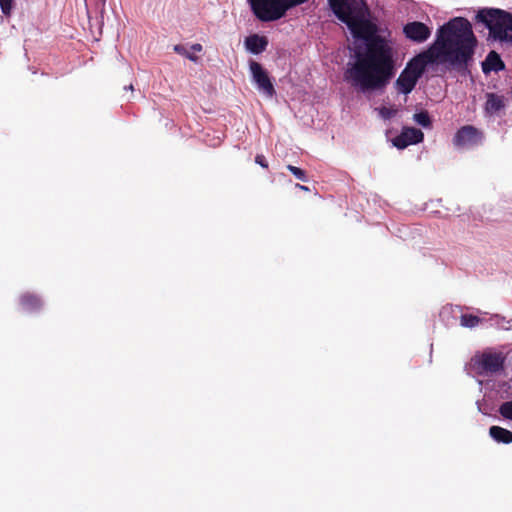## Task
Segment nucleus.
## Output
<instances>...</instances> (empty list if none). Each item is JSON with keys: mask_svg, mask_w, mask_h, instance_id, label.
Wrapping results in <instances>:
<instances>
[{"mask_svg": "<svg viewBox=\"0 0 512 512\" xmlns=\"http://www.w3.org/2000/svg\"><path fill=\"white\" fill-rule=\"evenodd\" d=\"M500 415L508 420H512V401L504 402L499 407Z\"/></svg>", "mask_w": 512, "mask_h": 512, "instance_id": "obj_18", "label": "nucleus"}, {"mask_svg": "<svg viewBox=\"0 0 512 512\" xmlns=\"http://www.w3.org/2000/svg\"><path fill=\"white\" fill-rule=\"evenodd\" d=\"M378 111L383 119H390L397 113V109L392 107H381Z\"/></svg>", "mask_w": 512, "mask_h": 512, "instance_id": "obj_21", "label": "nucleus"}, {"mask_svg": "<svg viewBox=\"0 0 512 512\" xmlns=\"http://www.w3.org/2000/svg\"><path fill=\"white\" fill-rule=\"evenodd\" d=\"M505 107L504 97L494 94L488 93L486 96V104L485 110L488 114L494 115L497 114Z\"/></svg>", "mask_w": 512, "mask_h": 512, "instance_id": "obj_12", "label": "nucleus"}, {"mask_svg": "<svg viewBox=\"0 0 512 512\" xmlns=\"http://www.w3.org/2000/svg\"><path fill=\"white\" fill-rule=\"evenodd\" d=\"M255 162L257 164H259L263 168H267L268 167V163H267V161H266V159H265V157L263 155H257L255 157Z\"/></svg>", "mask_w": 512, "mask_h": 512, "instance_id": "obj_22", "label": "nucleus"}, {"mask_svg": "<svg viewBox=\"0 0 512 512\" xmlns=\"http://www.w3.org/2000/svg\"><path fill=\"white\" fill-rule=\"evenodd\" d=\"M481 141V133L472 126L462 127L454 137V144L459 147L473 146Z\"/></svg>", "mask_w": 512, "mask_h": 512, "instance_id": "obj_9", "label": "nucleus"}, {"mask_svg": "<svg viewBox=\"0 0 512 512\" xmlns=\"http://www.w3.org/2000/svg\"><path fill=\"white\" fill-rule=\"evenodd\" d=\"M287 169H288V170H289V171H290V172H291V173H292V174H293L297 179H299V180H301V181H304V182H305V181H307L306 173H305L302 169H300V168H298V167H296V166H293V165H288V166H287Z\"/></svg>", "mask_w": 512, "mask_h": 512, "instance_id": "obj_20", "label": "nucleus"}, {"mask_svg": "<svg viewBox=\"0 0 512 512\" xmlns=\"http://www.w3.org/2000/svg\"><path fill=\"white\" fill-rule=\"evenodd\" d=\"M423 139L424 134L421 130L414 127H404L401 133L392 140V143L398 149H404L409 145L422 142Z\"/></svg>", "mask_w": 512, "mask_h": 512, "instance_id": "obj_8", "label": "nucleus"}, {"mask_svg": "<svg viewBox=\"0 0 512 512\" xmlns=\"http://www.w3.org/2000/svg\"><path fill=\"white\" fill-rule=\"evenodd\" d=\"M489 435L497 443H512V432L500 426H491L489 429Z\"/></svg>", "mask_w": 512, "mask_h": 512, "instance_id": "obj_13", "label": "nucleus"}, {"mask_svg": "<svg viewBox=\"0 0 512 512\" xmlns=\"http://www.w3.org/2000/svg\"><path fill=\"white\" fill-rule=\"evenodd\" d=\"M202 49V45L198 43L193 44L189 49L180 44L174 46V51L177 54H180L193 62L198 61V57L195 55V53L201 52Z\"/></svg>", "mask_w": 512, "mask_h": 512, "instance_id": "obj_14", "label": "nucleus"}, {"mask_svg": "<svg viewBox=\"0 0 512 512\" xmlns=\"http://www.w3.org/2000/svg\"><path fill=\"white\" fill-rule=\"evenodd\" d=\"M308 0H248L255 17L262 22H273L284 17L288 10Z\"/></svg>", "mask_w": 512, "mask_h": 512, "instance_id": "obj_4", "label": "nucleus"}, {"mask_svg": "<svg viewBox=\"0 0 512 512\" xmlns=\"http://www.w3.org/2000/svg\"><path fill=\"white\" fill-rule=\"evenodd\" d=\"M14 8V0H0V9L5 16H10Z\"/></svg>", "mask_w": 512, "mask_h": 512, "instance_id": "obj_19", "label": "nucleus"}, {"mask_svg": "<svg viewBox=\"0 0 512 512\" xmlns=\"http://www.w3.org/2000/svg\"><path fill=\"white\" fill-rule=\"evenodd\" d=\"M244 45L247 51L252 54H260L266 50L268 46V39L265 36L253 34L246 37Z\"/></svg>", "mask_w": 512, "mask_h": 512, "instance_id": "obj_10", "label": "nucleus"}, {"mask_svg": "<svg viewBox=\"0 0 512 512\" xmlns=\"http://www.w3.org/2000/svg\"><path fill=\"white\" fill-rule=\"evenodd\" d=\"M126 89L133 90V85H129L128 87H126Z\"/></svg>", "mask_w": 512, "mask_h": 512, "instance_id": "obj_24", "label": "nucleus"}, {"mask_svg": "<svg viewBox=\"0 0 512 512\" xmlns=\"http://www.w3.org/2000/svg\"><path fill=\"white\" fill-rule=\"evenodd\" d=\"M403 32L406 38L416 43L425 42L432 34L431 28L419 21L407 23L403 27Z\"/></svg>", "mask_w": 512, "mask_h": 512, "instance_id": "obj_7", "label": "nucleus"}, {"mask_svg": "<svg viewBox=\"0 0 512 512\" xmlns=\"http://www.w3.org/2000/svg\"><path fill=\"white\" fill-rule=\"evenodd\" d=\"M20 303L22 305V308L25 311L29 312L35 311L36 309L41 307V300L38 297L31 294L22 295L20 298Z\"/></svg>", "mask_w": 512, "mask_h": 512, "instance_id": "obj_15", "label": "nucleus"}, {"mask_svg": "<svg viewBox=\"0 0 512 512\" xmlns=\"http://www.w3.org/2000/svg\"><path fill=\"white\" fill-rule=\"evenodd\" d=\"M482 322L479 316L472 314H462L460 317V325L466 328H474Z\"/></svg>", "mask_w": 512, "mask_h": 512, "instance_id": "obj_16", "label": "nucleus"}, {"mask_svg": "<svg viewBox=\"0 0 512 512\" xmlns=\"http://www.w3.org/2000/svg\"><path fill=\"white\" fill-rule=\"evenodd\" d=\"M476 19L489 30V38L512 46V14L496 8L478 11Z\"/></svg>", "mask_w": 512, "mask_h": 512, "instance_id": "obj_3", "label": "nucleus"}, {"mask_svg": "<svg viewBox=\"0 0 512 512\" xmlns=\"http://www.w3.org/2000/svg\"><path fill=\"white\" fill-rule=\"evenodd\" d=\"M504 361L502 352L489 349L475 354L471 359V366L478 374L487 375L502 370Z\"/></svg>", "mask_w": 512, "mask_h": 512, "instance_id": "obj_5", "label": "nucleus"}, {"mask_svg": "<svg viewBox=\"0 0 512 512\" xmlns=\"http://www.w3.org/2000/svg\"><path fill=\"white\" fill-rule=\"evenodd\" d=\"M296 187L301 189V190H303V191H308L309 190V188L307 186L300 185V184H297Z\"/></svg>", "mask_w": 512, "mask_h": 512, "instance_id": "obj_23", "label": "nucleus"}, {"mask_svg": "<svg viewBox=\"0 0 512 512\" xmlns=\"http://www.w3.org/2000/svg\"><path fill=\"white\" fill-rule=\"evenodd\" d=\"M414 121L424 128L431 126V120L429 114L426 111L415 113L413 116Z\"/></svg>", "mask_w": 512, "mask_h": 512, "instance_id": "obj_17", "label": "nucleus"}, {"mask_svg": "<svg viewBox=\"0 0 512 512\" xmlns=\"http://www.w3.org/2000/svg\"><path fill=\"white\" fill-rule=\"evenodd\" d=\"M336 17L345 23L355 40L353 56L347 63L344 79L356 90L366 93L384 88L394 74L393 48L377 34V26L368 19L363 0H328Z\"/></svg>", "mask_w": 512, "mask_h": 512, "instance_id": "obj_1", "label": "nucleus"}, {"mask_svg": "<svg viewBox=\"0 0 512 512\" xmlns=\"http://www.w3.org/2000/svg\"><path fill=\"white\" fill-rule=\"evenodd\" d=\"M504 67L505 65L503 61L495 51H491L482 63V70L485 74H488L492 71H501L504 69Z\"/></svg>", "mask_w": 512, "mask_h": 512, "instance_id": "obj_11", "label": "nucleus"}, {"mask_svg": "<svg viewBox=\"0 0 512 512\" xmlns=\"http://www.w3.org/2000/svg\"><path fill=\"white\" fill-rule=\"evenodd\" d=\"M477 39L471 23L456 17L441 26L433 44L411 59L395 81L398 93L409 94L429 64H442L458 71L473 60Z\"/></svg>", "mask_w": 512, "mask_h": 512, "instance_id": "obj_2", "label": "nucleus"}, {"mask_svg": "<svg viewBox=\"0 0 512 512\" xmlns=\"http://www.w3.org/2000/svg\"><path fill=\"white\" fill-rule=\"evenodd\" d=\"M249 70L252 81L256 85L258 91L268 98H272L275 94L274 85L262 65L254 60L249 62Z\"/></svg>", "mask_w": 512, "mask_h": 512, "instance_id": "obj_6", "label": "nucleus"}]
</instances>
